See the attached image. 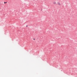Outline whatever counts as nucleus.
Returning <instances> with one entry per match:
<instances>
[{"label":"nucleus","mask_w":77,"mask_h":77,"mask_svg":"<svg viewBox=\"0 0 77 77\" xmlns=\"http://www.w3.org/2000/svg\"><path fill=\"white\" fill-rule=\"evenodd\" d=\"M34 40H35V38H34Z\"/></svg>","instance_id":"4"},{"label":"nucleus","mask_w":77,"mask_h":77,"mask_svg":"<svg viewBox=\"0 0 77 77\" xmlns=\"http://www.w3.org/2000/svg\"><path fill=\"white\" fill-rule=\"evenodd\" d=\"M26 27H27V26H26Z\"/></svg>","instance_id":"5"},{"label":"nucleus","mask_w":77,"mask_h":77,"mask_svg":"<svg viewBox=\"0 0 77 77\" xmlns=\"http://www.w3.org/2000/svg\"><path fill=\"white\" fill-rule=\"evenodd\" d=\"M54 4H56V2H54Z\"/></svg>","instance_id":"2"},{"label":"nucleus","mask_w":77,"mask_h":77,"mask_svg":"<svg viewBox=\"0 0 77 77\" xmlns=\"http://www.w3.org/2000/svg\"><path fill=\"white\" fill-rule=\"evenodd\" d=\"M58 5H61L60 4V3L59 2L58 3Z\"/></svg>","instance_id":"1"},{"label":"nucleus","mask_w":77,"mask_h":77,"mask_svg":"<svg viewBox=\"0 0 77 77\" xmlns=\"http://www.w3.org/2000/svg\"><path fill=\"white\" fill-rule=\"evenodd\" d=\"M6 3H7V2H4V3H5V4Z\"/></svg>","instance_id":"3"}]
</instances>
